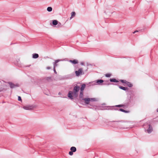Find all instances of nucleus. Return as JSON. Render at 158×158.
<instances>
[{
  "label": "nucleus",
  "instance_id": "nucleus-22",
  "mask_svg": "<svg viewBox=\"0 0 158 158\" xmlns=\"http://www.w3.org/2000/svg\"><path fill=\"white\" fill-rule=\"evenodd\" d=\"M52 9L51 7H48L47 8V10L48 12H51L52 10Z\"/></svg>",
  "mask_w": 158,
  "mask_h": 158
},
{
  "label": "nucleus",
  "instance_id": "nucleus-36",
  "mask_svg": "<svg viewBox=\"0 0 158 158\" xmlns=\"http://www.w3.org/2000/svg\"><path fill=\"white\" fill-rule=\"evenodd\" d=\"M107 84L108 85H110V84H109V83H108V84Z\"/></svg>",
  "mask_w": 158,
  "mask_h": 158
},
{
  "label": "nucleus",
  "instance_id": "nucleus-32",
  "mask_svg": "<svg viewBox=\"0 0 158 158\" xmlns=\"http://www.w3.org/2000/svg\"><path fill=\"white\" fill-rule=\"evenodd\" d=\"M50 69V67H48L47 68V69Z\"/></svg>",
  "mask_w": 158,
  "mask_h": 158
},
{
  "label": "nucleus",
  "instance_id": "nucleus-2",
  "mask_svg": "<svg viewBox=\"0 0 158 158\" xmlns=\"http://www.w3.org/2000/svg\"><path fill=\"white\" fill-rule=\"evenodd\" d=\"M103 82L104 81L101 79L97 80L93 82L94 84V85H102L107 84L106 83H103Z\"/></svg>",
  "mask_w": 158,
  "mask_h": 158
},
{
  "label": "nucleus",
  "instance_id": "nucleus-8",
  "mask_svg": "<svg viewBox=\"0 0 158 158\" xmlns=\"http://www.w3.org/2000/svg\"><path fill=\"white\" fill-rule=\"evenodd\" d=\"M33 108V107L31 106L27 105L25 106H24L23 108L26 110H32Z\"/></svg>",
  "mask_w": 158,
  "mask_h": 158
},
{
  "label": "nucleus",
  "instance_id": "nucleus-13",
  "mask_svg": "<svg viewBox=\"0 0 158 158\" xmlns=\"http://www.w3.org/2000/svg\"><path fill=\"white\" fill-rule=\"evenodd\" d=\"M39 55L37 53H34L32 54V58L34 59H36L39 57Z\"/></svg>",
  "mask_w": 158,
  "mask_h": 158
},
{
  "label": "nucleus",
  "instance_id": "nucleus-25",
  "mask_svg": "<svg viewBox=\"0 0 158 158\" xmlns=\"http://www.w3.org/2000/svg\"><path fill=\"white\" fill-rule=\"evenodd\" d=\"M69 154L70 156H72L73 154V152L70 151L69 152Z\"/></svg>",
  "mask_w": 158,
  "mask_h": 158
},
{
  "label": "nucleus",
  "instance_id": "nucleus-7",
  "mask_svg": "<svg viewBox=\"0 0 158 158\" xmlns=\"http://www.w3.org/2000/svg\"><path fill=\"white\" fill-rule=\"evenodd\" d=\"M64 59H58L55 60V62L53 63V67L56 68V67L58 66L57 63L59 61H63Z\"/></svg>",
  "mask_w": 158,
  "mask_h": 158
},
{
  "label": "nucleus",
  "instance_id": "nucleus-30",
  "mask_svg": "<svg viewBox=\"0 0 158 158\" xmlns=\"http://www.w3.org/2000/svg\"><path fill=\"white\" fill-rule=\"evenodd\" d=\"M81 64L82 65H84V62H81Z\"/></svg>",
  "mask_w": 158,
  "mask_h": 158
},
{
  "label": "nucleus",
  "instance_id": "nucleus-19",
  "mask_svg": "<svg viewBox=\"0 0 158 158\" xmlns=\"http://www.w3.org/2000/svg\"><path fill=\"white\" fill-rule=\"evenodd\" d=\"M14 63L15 65L19 66L20 63L19 60V59H17V60L15 61Z\"/></svg>",
  "mask_w": 158,
  "mask_h": 158
},
{
  "label": "nucleus",
  "instance_id": "nucleus-12",
  "mask_svg": "<svg viewBox=\"0 0 158 158\" xmlns=\"http://www.w3.org/2000/svg\"><path fill=\"white\" fill-rule=\"evenodd\" d=\"M69 61L70 62L74 64H77L78 63V61L77 60H69Z\"/></svg>",
  "mask_w": 158,
  "mask_h": 158
},
{
  "label": "nucleus",
  "instance_id": "nucleus-6",
  "mask_svg": "<svg viewBox=\"0 0 158 158\" xmlns=\"http://www.w3.org/2000/svg\"><path fill=\"white\" fill-rule=\"evenodd\" d=\"M8 83L9 85L10 86L11 89H13L16 87L19 86V84H14L11 82H9Z\"/></svg>",
  "mask_w": 158,
  "mask_h": 158
},
{
  "label": "nucleus",
  "instance_id": "nucleus-5",
  "mask_svg": "<svg viewBox=\"0 0 158 158\" xmlns=\"http://www.w3.org/2000/svg\"><path fill=\"white\" fill-rule=\"evenodd\" d=\"M85 101L86 104H88L90 101H96V99L95 98H84L83 100Z\"/></svg>",
  "mask_w": 158,
  "mask_h": 158
},
{
  "label": "nucleus",
  "instance_id": "nucleus-21",
  "mask_svg": "<svg viewBox=\"0 0 158 158\" xmlns=\"http://www.w3.org/2000/svg\"><path fill=\"white\" fill-rule=\"evenodd\" d=\"M119 110L123 112H125V113H128L129 112V111L126 110H125L124 109H119Z\"/></svg>",
  "mask_w": 158,
  "mask_h": 158
},
{
  "label": "nucleus",
  "instance_id": "nucleus-18",
  "mask_svg": "<svg viewBox=\"0 0 158 158\" xmlns=\"http://www.w3.org/2000/svg\"><path fill=\"white\" fill-rule=\"evenodd\" d=\"M58 23V21L56 20H54L52 21V24L54 25H56Z\"/></svg>",
  "mask_w": 158,
  "mask_h": 158
},
{
  "label": "nucleus",
  "instance_id": "nucleus-10",
  "mask_svg": "<svg viewBox=\"0 0 158 158\" xmlns=\"http://www.w3.org/2000/svg\"><path fill=\"white\" fill-rule=\"evenodd\" d=\"M84 92L80 91V94L79 95V97L80 99L81 100H83L84 98V94H83Z\"/></svg>",
  "mask_w": 158,
  "mask_h": 158
},
{
  "label": "nucleus",
  "instance_id": "nucleus-35",
  "mask_svg": "<svg viewBox=\"0 0 158 158\" xmlns=\"http://www.w3.org/2000/svg\"><path fill=\"white\" fill-rule=\"evenodd\" d=\"M156 111L157 112H158V108L157 109Z\"/></svg>",
  "mask_w": 158,
  "mask_h": 158
},
{
  "label": "nucleus",
  "instance_id": "nucleus-3",
  "mask_svg": "<svg viewBox=\"0 0 158 158\" xmlns=\"http://www.w3.org/2000/svg\"><path fill=\"white\" fill-rule=\"evenodd\" d=\"M75 73L77 77H78L81 75L84 74V73L82 68H80L78 70L76 71Z\"/></svg>",
  "mask_w": 158,
  "mask_h": 158
},
{
  "label": "nucleus",
  "instance_id": "nucleus-14",
  "mask_svg": "<svg viewBox=\"0 0 158 158\" xmlns=\"http://www.w3.org/2000/svg\"><path fill=\"white\" fill-rule=\"evenodd\" d=\"M70 150L73 152H75L76 151L77 149L75 147H72L70 148Z\"/></svg>",
  "mask_w": 158,
  "mask_h": 158
},
{
  "label": "nucleus",
  "instance_id": "nucleus-28",
  "mask_svg": "<svg viewBox=\"0 0 158 158\" xmlns=\"http://www.w3.org/2000/svg\"><path fill=\"white\" fill-rule=\"evenodd\" d=\"M55 68H56L53 67V71H54V72L55 73V74H56L57 73V72H56V70Z\"/></svg>",
  "mask_w": 158,
  "mask_h": 158
},
{
  "label": "nucleus",
  "instance_id": "nucleus-33",
  "mask_svg": "<svg viewBox=\"0 0 158 158\" xmlns=\"http://www.w3.org/2000/svg\"><path fill=\"white\" fill-rule=\"evenodd\" d=\"M47 78H48V79H51V77H48Z\"/></svg>",
  "mask_w": 158,
  "mask_h": 158
},
{
  "label": "nucleus",
  "instance_id": "nucleus-34",
  "mask_svg": "<svg viewBox=\"0 0 158 158\" xmlns=\"http://www.w3.org/2000/svg\"><path fill=\"white\" fill-rule=\"evenodd\" d=\"M58 94H59V95H60V92H59V93H58Z\"/></svg>",
  "mask_w": 158,
  "mask_h": 158
},
{
  "label": "nucleus",
  "instance_id": "nucleus-23",
  "mask_svg": "<svg viewBox=\"0 0 158 158\" xmlns=\"http://www.w3.org/2000/svg\"><path fill=\"white\" fill-rule=\"evenodd\" d=\"M120 81L122 83H124L125 84L127 81L126 80H120Z\"/></svg>",
  "mask_w": 158,
  "mask_h": 158
},
{
  "label": "nucleus",
  "instance_id": "nucleus-27",
  "mask_svg": "<svg viewBox=\"0 0 158 158\" xmlns=\"http://www.w3.org/2000/svg\"><path fill=\"white\" fill-rule=\"evenodd\" d=\"M18 100L19 101H22L21 98V97L20 96H18Z\"/></svg>",
  "mask_w": 158,
  "mask_h": 158
},
{
  "label": "nucleus",
  "instance_id": "nucleus-17",
  "mask_svg": "<svg viewBox=\"0 0 158 158\" xmlns=\"http://www.w3.org/2000/svg\"><path fill=\"white\" fill-rule=\"evenodd\" d=\"M110 81L111 82H118V81L116 80L115 79H114V78L110 79Z\"/></svg>",
  "mask_w": 158,
  "mask_h": 158
},
{
  "label": "nucleus",
  "instance_id": "nucleus-31",
  "mask_svg": "<svg viewBox=\"0 0 158 158\" xmlns=\"http://www.w3.org/2000/svg\"><path fill=\"white\" fill-rule=\"evenodd\" d=\"M139 31H137V30H136L135 31H134L133 32V33H135L136 32H138Z\"/></svg>",
  "mask_w": 158,
  "mask_h": 158
},
{
  "label": "nucleus",
  "instance_id": "nucleus-16",
  "mask_svg": "<svg viewBox=\"0 0 158 158\" xmlns=\"http://www.w3.org/2000/svg\"><path fill=\"white\" fill-rule=\"evenodd\" d=\"M126 84L129 87H131L133 86L132 84L128 81H127V83H126Z\"/></svg>",
  "mask_w": 158,
  "mask_h": 158
},
{
  "label": "nucleus",
  "instance_id": "nucleus-11",
  "mask_svg": "<svg viewBox=\"0 0 158 158\" xmlns=\"http://www.w3.org/2000/svg\"><path fill=\"white\" fill-rule=\"evenodd\" d=\"M86 85L85 84H83L81 85V88H80V91L83 92L85 88V87Z\"/></svg>",
  "mask_w": 158,
  "mask_h": 158
},
{
  "label": "nucleus",
  "instance_id": "nucleus-26",
  "mask_svg": "<svg viewBox=\"0 0 158 158\" xmlns=\"http://www.w3.org/2000/svg\"><path fill=\"white\" fill-rule=\"evenodd\" d=\"M111 75L109 74H106L105 76L106 77H109Z\"/></svg>",
  "mask_w": 158,
  "mask_h": 158
},
{
  "label": "nucleus",
  "instance_id": "nucleus-15",
  "mask_svg": "<svg viewBox=\"0 0 158 158\" xmlns=\"http://www.w3.org/2000/svg\"><path fill=\"white\" fill-rule=\"evenodd\" d=\"M119 87L120 89H122V90H123L125 91H126L128 89V88L127 87H124L122 86H119Z\"/></svg>",
  "mask_w": 158,
  "mask_h": 158
},
{
  "label": "nucleus",
  "instance_id": "nucleus-9",
  "mask_svg": "<svg viewBox=\"0 0 158 158\" xmlns=\"http://www.w3.org/2000/svg\"><path fill=\"white\" fill-rule=\"evenodd\" d=\"M153 131L152 126L150 124L148 125V128L147 130V132L148 133H150L152 132Z\"/></svg>",
  "mask_w": 158,
  "mask_h": 158
},
{
  "label": "nucleus",
  "instance_id": "nucleus-1",
  "mask_svg": "<svg viewBox=\"0 0 158 158\" xmlns=\"http://www.w3.org/2000/svg\"><path fill=\"white\" fill-rule=\"evenodd\" d=\"M80 89V87L77 85L75 86L73 89V91H70L68 94V97L71 100L73 99V97L75 98L78 96V92Z\"/></svg>",
  "mask_w": 158,
  "mask_h": 158
},
{
  "label": "nucleus",
  "instance_id": "nucleus-4",
  "mask_svg": "<svg viewBox=\"0 0 158 158\" xmlns=\"http://www.w3.org/2000/svg\"><path fill=\"white\" fill-rule=\"evenodd\" d=\"M131 102V101L130 100V99H128V100H127L126 101V103H125V105L124 104H122V105H117L115 106L116 107H122L123 106H126L127 107H128V106L129 105V104Z\"/></svg>",
  "mask_w": 158,
  "mask_h": 158
},
{
  "label": "nucleus",
  "instance_id": "nucleus-20",
  "mask_svg": "<svg viewBox=\"0 0 158 158\" xmlns=\"http://www.w3.org/2000/svg\"><path fill=\"white\" fill-rule=\"evenodd\" d=\"M71 17L70 18V19H72L73 17H74L76 15V13L75 12H72L71 13Z\"/></svg>",
  "mask_w": 158,
  "mask_h": 158
},
{
  "label": "nucleus",
  "instance_id": "nucleus-24",
  "mask_svg": "<svg viewBox=\"0 0 158 158\" xmlns=\"http://www.w3.org/2000/svg\"><path fill=\"white\" fill-rule=\"evenodd\" d=\"M122 121H112V122H109V125H110L111 124V123L113 122H121Z\"/></svg>",
  "mask_w": 158,
  "mask_h": 158
},
{
  "label": "nucleus",
  "instance_id": "nucleus-29",
  "mask_svg": "<svg viewBox=\"0 0 158 158\" xmlns=\"http://www.w3.org/2000/svg\"><path fill=\"white\" fill-rule=\"evenodd\" d=\"M58 26H60L61 25V23H58Z\"/></svg>",
  "mask_w": 158,
  "mask_h": 158
}]
</instances>
